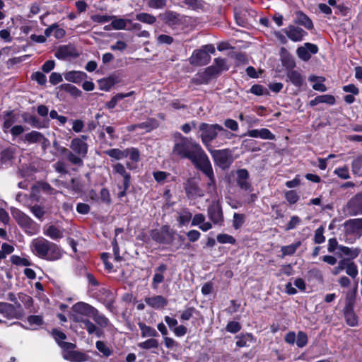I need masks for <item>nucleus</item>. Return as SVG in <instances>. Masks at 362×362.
<instances>
[{
    "mask_svg": "<svg viewBox=\"0 0 362 362\" xmlns=\"http://www.w3.org/2000/svg\"><path fill=\"white\" fill-rule=\"evenodd\" d=\"M172 153L177 158L189 159L197 168L209 160L198 143L179 132L175 134Z\"/></svg>",
    "mask_w": 362,
    "mask_h": 362,
    "instance_id": "obj_1",
    "label": "nucleus"
},
{
    "mask_svg": "<svg viewBox=\"0 0 362 362\" xmlns=\"http://www.w3.org/2000/svg\"><path fill=\"white\" fill-rule=\"evenodd\" d=\"M11 214L18 226L29 235L37 234L40 226L29 216L17 208L11 207Z\"/></svg>",
    "mask_w": 362,
    "mask_h": 362,
    "instance_id": "obj_2",
    "label": "nucleus"
},
{
    "mask_svg": "<svg viewBox=\"0 0 362 362\" xmlns=\"http://www.w3.org/2000/svg\"><path fill=\"white\" fill-rule=\"evenodd\" d=\"M71 319L81 325L85 326L86 322H90L88 319L95 313V308L88 303L78 302L75 303L72 308Z\"/></svg>",
    "mask_w": 362,
    "mask_h": 362,
    "instance_id": "obj_3",
    "label": "nucleus"
},
{
    "mask_svg": "<svg viewBox=\"0 0 362 362\" xmlns=\"http://www.w3.org/2000/svg\"><path fill=\"white\" fill-rule=\"evenodd\" d=\"M199 130L201 131V138L204 144H209L221 132L225 137L230 138V133L224 129L222 126L215 124H209L206 123H202L199 125Z\"/></svg>",
    "mask_w": 362,
    "mask_h": 362,
    "instance_id": "obj_4",
    "label": "nucleus"
},
{
    "mask_svg": "<svg viewBox=\"0 0 362 362\" xmlns=\"http://www.w3.org/2000/svg\"><path fill=\"white\" fill-rule=\"evenodd\" d=\"M175 232L168 226H163L159 230L151 233L152 239L160 244H171L174 240Z\"/></svg>",
    "mask_w": 362,
    "mask_h": 362,
    "instance_id": "obj_5",
    "label": "nucleus"
},
{
    "mask_svg": "<svg viewBox=\"0 0 362 362\" xmlns=\"http://www.w3.org/2000/svg\"><path fill=\"white\" fill-rule=\"evenodd\" d=\"M215 163L222 169L228 168L233 162L231 152L228 149L211 151Z\"/></svg>",
    "mask_w": 362,
    "mask_h": 362,
    "instance_id": "obj_6",
    "label": "nucleus"
},
{
    "mask_svg": "<svg viewBox=\"0 0 362 362\" xmlns=\"http://www.w3.org/2000/svg\"><path fill=\"white\" fill-rule=\"evenodd\" d=\"M185 190L189 199H197L204 195V191L199 186V180L195 177L188 178L185 183Z\"/></svg>",
    "mask_w": 362,
    "mask_h": 362,
    "instance_id": "obj_7",
    "label": "nucleus"
},
{
    "mask_svg": "<svg viewBox=\"0 0 362 362\" xmlns=\"http://www.w3.org/2000/svg\"><path fill=\"white\" fill-rule=\"evenodd\" d=\"M197 169L202 170L209 177V181L206 184V191L211 198L214 197L216 195L217 190L214 175L210 160H209Z\"/></svg>",
    "mask_w": 362,
    "mask_h": 362,
    "instance_id": "obj_8",
    "label": "nucleus"
},
{
    "mask_svg": "<svg viewBox=\"0 0 362 362\" xmlns=\"http://www.w3.org/2000/svg\"><path fill=\"white\" fill-rule=\"evenodd\" d=\"M0 314L8 319H19L23 315L21 305L20 303L12 305L0 302Z\"/></svg>",
    "mask_w": 362,
    "mask_h": 362,
    "instance_id": "obj_9",
    "label": "nucleus"
},
{
    "mask_svg": "<svg viewBox=\"0 0 362 362\" xmlns=\"http://www.w3.org/2000/svg\"><path fill=\"white\" fill-rule=\"evenodd\" d=\"M51 242L42 237L34 238L30 243V250L37 257L44 259Z\"/></svg>",
    "mask_w": 362,
    "mask_h": 362,
    "instance_id": "obj_10",
    "label": "nucleus"
},
{
    "mask_svg": "<svg viewBox=\"0 0 362 362\" xmlns=\"http://www.w3.org/2000/svg\"><path fill=\"white\" fill-rule=\"evenodd\" d=\"M88 139L87 135H81L79 137L74 138L70 144V148L75 153L86 157L88 146L86 141Z\"/></svg>",
    "mask_w": 362,
    "mask_h": 362,
    "instance_id": "obj_11",
    "label": "nucleus"
},
{
    "mask_svg": "<svg viewBox=\"0 0 362 362\" xmlns=\"http://www.w3.org/2000/svg\"><path fill=\"white\" fill-rule=\"evenodd\" d=\"M318 52V47L316 45L310 42H306L303 46L299 47L296 49L298 57L303 61L307 62L310 57L311 54H315Z\"/></svg>",
    "mask_w": 362,
    "mask_h": 362,
    "instance_id": "obj_12",
    "label": "nucleus"
},
{
    "mask_svg": "<svg viewBox=\"0 0 362 362\" xmlns=\"http://www.w3.org/2000/svg\"><path fill=\"white\" fill-rule=\"evenodd\" d=\"M211 57L207 54V51H203L202 49L194 51L189 58V62L192 65L203 66L209 62Z\"/></svg>",
    "mask_w": 362,
    "mask_h": 362,
    "instance_id": "obj_13",
    "label": "nucleus"
},
{
    "mask_svg": "<svg viewBox=\"0 0 362 362\" xmlns=\"http://www.w3.org/2000/svg\"><path fill=\"white\" fill-rule=\"evenodd\" d=\"M55 57L59 59H66L69 57H76L78 56V52L72 45H62L58 47Z\"/></svg>",
    "mask_w": 362,
    "mask_h": 362,
    "instance_id": "obj_14",
    "label": "nucleus"
},
{
    "mask_svg": "<svg viewBox=\"0 0 362 362\" xmlns=\"http://www.w3.org/2000/svg\"><path fill=\"white\" fill-rule=\"evenodd\" d=\"M208 216L214 224L223 221V212L218 202H213L207 209Z\"/></svg>",
    "mask_w": 362,
    "mask_h": 362,
    "instance_id": "obj_15",
    "label": "nucleus"
},
{
    "mask_svg": "<svg viewBox=\"0 0 362 362\" xmlns=\"http://www.w3.org/2000/svg\"><path fill=\"white\" fill-rule=\"evenodd\" d=\"M236 182L238 186L243 190L247 191L251 188L249 182V173L246 169H239L235 171Z\"/></svg>",
    "mask_w": 362,
    "mask_h": 362,
    "instance_id": "obj_16",
    "label": "nucleus"
},
{
    "mask_svg": "<svg viewBox=\"0 0 362 362\" xmlns=\"http://www.w3.org/2000/svg\"><path fill=\"white\" fill-rule=\"evenodd\" d=\"M285 33L287 37L292 41H301L306 33L300 28L294 25H289L285 29Z\"/></svg>",
    "mask_w": 362,
    "mask_h": 362,
    "instance_id": "obj_17",
    "label": "nucleus"
},
{
    "mask_svg": "<svg viewBox=\"0 0 362 362\" xmlns=\"http://www.w3.org/2000/svg\"><path fill=\"white\" fill-rule=\"evenodd\" d=\"M144 300L148 306L156 310L162 309L168 304V300L160 295L146 297Z\"/></svg>",
    "mask_w": 362,
    "mask_h": 362,
    "instance_id": "obj_18",
    "label": "nucleus"
},
{
    "mask_svg": "<svg viewBox=\"0 0 362 362\" xmlns=\"http://www.w3.org/2000/svg\"><path fill=\"white\" fill-rule=\"evenodd\" d=\"M119 82L120 78L116 74H112L98 81L100 89L105 91H109L115 85Z\"/></svg>",
    "mask_w": 362,
    "mask_h": 362,
    "instance_id": "obj_19",
    "label": "nucleus"
},
{
    "mask_svg": "<svg viewBox=\"0 0 362 362\" xmlns=\"http://www.w3.org/2000/svg\"><path fill=\"white\" fill-rule=\"evenodd\" d=\"M246 135L250 137L260 138L262 139L273 140L275 139V136L271 132V131L266 128L249 130L246 133Z\"/></svg>",
    "mask_w": 362,
    "mask_h": 362,
    "instance_id": "obj_20",
    "label": "nucleus"
},
{
    "mask_svg": "<svg viewBox=\"0 0 362 362\" xmlns=\"http://www.w3.org/2000/svg\"><path fill=\"white\" fill-rule=\"evenodd\" d=\"M63 250L55 243L51 242L44 259L49 261H56L62 258Z\"/></svg>",
    "mask_w": 362,
    "mask_h": 362,
    "instance_id": "obj_21",
    "label": "nucleus"
},
{
    "mask_svg": "<svg viewBox=\"0 0 362 362\" xmlns=\"http://www.w3.org/2000/svg\"><path fill=\"white\" fill-rule=\"evenodd\" d=\"M360 252L361 250L358 247H349L341 245L339 247V251L336 252V255L339 258L346 256L353 259L357 257Z\"/></svg>",
    "mask_w": 362,
    "mask_h": 362,
    "instance_id": "obj_22",
    "label": "nucleus"
},
{
    "mask_svg": "<svg viewBox=\"0 0 362 362\" xmlns=\"http://www.w3.org/2000/svg\"><path fill=\"white\" fill-rule=\"evenodd\" d=\"M52 336L57 344L64 350H71L76 347L74 344L63 341V340L66 339V336L64 332L58 329H53Z\"/></svg>",
    "mask_w": 362,
    "mask_h": 362,
    "instance_id": "obj_23",
    "label": "nucleus"
},
{
    "mask_svg": "<svg viewBox=\"0 0 362 362\" xmlns=\"http://www.w3.org/2000/svg\"><path fill=\"white\" fill-rule=\"evenodd\" d=\"M43 233L51 239L57 240L63 238L64 230L54 225H49L44 228Z\"/></svg>",
    "mask_w": 362,
    "mask_h": 362,
    "instance_id": "obj_24",
    "label": "nucleus"
},
{
    "mask_svg": "<svg viewBox=\"0 0 362 362\" xmlns=\"http://www.w3.org/2000/svg\"><path fill=\"white\" fill-rule=\"evenodd\" d=\"M167 269V266L164 264H160L156 269L155 274L153 277L151 286L153 288L156 289L158 284L162 283L164 280V273Z\"/></svg>",
    "mask_w": 362,
    "mask_h": 362,
    "instance_id": "obj_25",
    "label": "nucleus"
},
{
    "mask_svg": "<svg viewBox=\"0 0 362 362\" xmlns=\"http://www.w3.org/2000/svg\"><path fill=\"white\" fill-rule=\"evenodd\" d=\"M66 351L63 354V358L67 361L71 362H83L88 360V356L81 352L69 351Z\"/></svg>",
    "mask_w": 362,
    "mask_h": 362,
    "instance_id": "obj_26",
    "label": "nucleus"
},
{
    "mask_svg": "<svg viewBox=\"0 0 362 362\" xmlns=\"http://www.w3.org/2000/svg\"><path fill=\"white\" fill-rule=\"evenodd\" d=\"M86 77L87 74L80 71H70L64 74L65 80L74 83H80Z\"/></svg>",
    "mask_w": 362,
    "mask_h": 362,
    "instance_id": "obj_27",
    "label": "nucleus"
},
{
    "mask_svg": "<svg viewBox=\"0 0 362 362\" xmlns=\"http://www.w3.org/2000/svg\"><path fill=\"white\" fill-rule=\"evenodd\" d=\"M115 173L119 174L124 178V187L127 189L130 183V174L125 170L124 166L121 163H116L112 166Z\"/></svg>",
    "mask_w": 362,
    "mask_h": 362,
    "instance_id": "obj_28",
    "label": "nucleus"
},
{
    "mask_svg": "<svg viewBox=\"0 0 362 362\" xmlns=\"http://www.w3.org/2000/svg\"><path fill=\"white\" fill-rule=\"evenodd\" d=\"M296 18L295 23L303 25L308 30L313 28V24L310 18L302 11H296L295 13Z\"/></svg>",
    "mask_w": 362,
    "mask_h": 362,
    "instance_id": "obj_29",
    "label": "nucleus"
},
{
    "mask_svg": "<svg viewBox=\"0 0 362 362\" xmlns=\"http://www.w3.org/2000/svg\"><path fill=\"white\" fill-rule=\"evenodd\" d=\"M160 18L168 25H174L178 23L179 18L176 13L173 11H167L160 14Z\"/></svg>",
    "mask_w": 362,
    "mask_h": 362,
    "instance_id": "obj_30",
    "label": "nucleus"
},
{
    "mask_svg": "<svg viewBox=\"0 0 362 362\" xmlns=\"http://www.w3.org/2000/svg\"><path fill=\"white\" fill-rule=\"evenodd\" d=\"M138 326L141 329V335L143 338L145 337H156L158 336V332L150 326L145 325L143 322H139Z\"/></svg>",
    "mask_w": 362,
    "mask_h": 362,
    "instance_id": "obj_31",
    "label": "nucleus"
},
{
    "mask_svg": "<svg viewBox=\"0 0 362 362\" xmlns=\"http://www.w3.org/2000/svg\"><path fill=\"white\" fill-rule=\"evenodd\" d=\"M134 94V91H130L127 93H117L114 97H112L109 102H107L105 104V107H107V109H113L115 107L119 101L125 98L131 97Z\"/></svg>",
    "mask_w": 362,
    "mask_h": 362,
    "instance_id": "obj_32",
    "label": "nucleus"
},
{
    "mask_svg": "<svg viewBox=\"0 0 362 362\" xmlns=\"http://www.w3.org/2000/svg\"><path fill=\"white\" fill-rule=\"evenodd\" d=\"M287 78L294 86L298 87L301 86L304 81L303 77L301 76V74L295 70L289 71L288 72Z\"/></svg>",
    "mask_w": 362,
    "mask_h": 362,
    "instance_id": "obj_33",
    "label": "nucleus"
},
{
    "mask_svg": "<svg viewBox=\"0 0 362 362\" xmlns=\"http://www.w3.org/2000/svg\"><path fill=\"white\" fill-rule=\"evenodd\" d=\"M81 327L87 330L89 334H95L98 337H102L104 335V332L101 327H97L94 323L90 322H86V325H81Z\"/></svg>",
    "mask_w": 362,
    "mask_h": 362,
    "instance_id": "obj_34",
    "label": "nucleus"
},
{
    "mask_svg": "<svg viewBox=\"0 0 362 362\" xmlns=\"http://www.w3.org/2000/svg\"><path fill=\"white\" fill-rule=\"evenodd\" d=\"M43 139V134L37 131H32L24 136V141L28 144L41 142Z\"/></svg>",
    "mask_w": 362,
    "mask_h": 362,
    "instance_id": "obj_35",
    "label": "nucleus"
},
{
    "mask_svg": "<svg viewBox=\"0 0 362 362\" xmlns=\"http://www.w3.org/2000/svg\"><path fill=\"white\" fill-rule=\"evenodd\" d=\"M91 317L101 328L107 327L110 324L109 320L104 315L99 313L97 309Z\"/></svg>",
    "mask_w": 362,
    "mask_h": 362,
    "instance_id": "obj_36",
    "label": "nucleus"
},
{
    "mask_svg": "<svg viewBox=\"0 0 362 362\" xmlns=\"http://www.w3.org/2000/svg\"><path fill=\"white\" fill-rule=\"evenodd\" d=\"M111 25L114 30H124L127 23H130V20H127L121 18H117L115 16H112Z\"/></svg>",
    "mask_w": 362,
    "mask_h": 362,
    "instance_id": "obj_37",
    "label": "nucleus"
},
{
    "mask_svg": "<svg viewBox=\"0 0 362 362\" xmlns=\"http://www.w3.org/2000/svg\"><path fill=\"white\" fill-rule=\"evenodd\" d=\"M192 218V214L188 209H183L178 214L177 221L180 226L188 224Z\"/></svg>",
    "mask_w": 362,
    "mask_h": 362,
    "instance_id": "obj_38",
    "label": "nucleus"
},
{
    "mask_svg": "<svg viewBox=\"0 0 362 362\" xmlns=\"http://www.w3.org/2000/svg\"><path fill=\"white\" fill-rule=\"evenodd\" d=\"M344 317L346 323L351 327L357 325V317L350 307H346L344 309Z\"/></svg>",
    "mask_w": 362,
    "mask_h": 362,
    "instance_id": "obj_39",
    "label": "nucleus"
},
{
    "mask_svg": "<svg viewBox=\"0 0 362 362\" xmlns=\"http://www.w3.org/2000/svg\"><path fill=\"white\" fill-rule=\"evenodd\" d=\"M178 4L182 6H187V7L197 10L202 8L204 3L201 0H177Z\"/></svg>",
    "mask_w": 362,
    "mask_h": 362,
    "instance_id": "obj_40",
    "label": "nucleus"
},
{
    "mask_svg": "<svg viewBox=\"0 0 362 362\" xmlns=\"http://www.w3.org/2000/svg\"><path fill=\"white\" fill-rule=\"evenodd\" d=\"M30 329H36L39 326L43 324V318L41 315H30L27 317Z\"/></svg>",
    "mask_w": 362,
    "mask_h": 362,
    "instance_id": "obj_41",
    "label": "nucleus"
},
{
    "mask_svg": "<svg viewBox=\"0 0 362 362\" xmlns=\"http://www.w3.org/2000/svg\"><path fill=\"white\" fill-rule=\"evenodd\" d=\"M138 346L143 349H158L159 346V342L157 339H154V337L150 338L144 341L140 342L138 344Z\"/></svg>",
    "mask_w": 362,
    "mask_h": 362,
    "instance_id": "obj_42",
    "label": "nucleus"
},
{
    "mask_svg": "<svg viewBox=\"0 0 362 362\" xmlns=\"http://www.w3.org/2000/svg\"><path fill=\"white\" fill-rule=\"evenodd\" d=\"M136 19L141 23L152 25L156 21V16L147 13H139L136 15Z\"/></svg>",
    "mask_w": 362,
    "mask_h": 362,
    "instance_id": "obj_43",
    "label": "nucleus"
},
{
    "mask_svg": "<svg viewBox=\"0 0 362 362\" xmlns=\"http://www.w3.org/2000/svg\"><path fill=\"white\" fill-rule=\"evenodd\" d=\"M301 243L300 241H298L296 243H294L291 245L283 246L281 248V250L282 252L281 257H284L286 255H293L296 250L300 246Z\"/></svg>",
    "mask_w": 362,
    "mask_h": 362,
    "instance_id": "obj_44",
    "label": "nucleus"
},
{
    "mask_svg": "<svg viewBox=\"0 0 362 362\" xmlns=\"http://www.w3.org/2000/svg\"><path fill=\"white\" fill-rule=\"evenodd\" d=\"M105 153L110 157L116 160H122L127 158V151L125 150H120L118 148H112L105 151Z\"/></svg>",
    "mask_w": 362,
    "mask_h": 362,
    "instance_id": "obj_45",
    "label": "nucleus"
},
{
    "mask_svg": "<svg viewBox=\"0 0 362 362\" xmlns=\"http://www.w3.org/2000/svg\"><path fill=\"white\" fill-rule=\"evenodd\" d=\"M345 271L347 275L351 278H356L358 274V267L355 262L349 261L346 259V264L345 267Z\"/></svg>",
    "mask_w": 362,
    "mask_h": 362,
    "instance_id": "obj_46",
    "label": "nucleus"
},
{
    "mask_svg": "<svg viewBox=\"0 0 362 362\" xmlns=\"http://www.w3.org/2000/svg\"><path fill=\"white\" fill-rule=\"evenodd\" d=\"M60 88L76 98L81 96L82 93L81 90H80L77 87L69 83L62 84L60 86Z\"/></svg>",
    "mask_w": 362,
    "mask_h": 362,
    "instance_id": "obj_47",
    "label": "nucleus"
},
{
    "mask_svg": "<svg viewBox=\"0 0 362 362\" xmlns=\"http://www.w3.org/2000/svg\"><path fill=\"white\" fill-rule=\"evenodd\" d=\"M309 81L312 82H315L313 85V88L315 90H318L320 92H325L327 90V88L325 85L322 83L324 79H321L319 81V78L315 76H311L309 77Z\"/></svg>",
    "mask_w": 362,
    "mask_h": 362,
    "instance_id": "obj_48",
    "label": "nucleus"
},
{
    "mask_svg": "<svg viewBox=\"0 0 362 362\" xmlns=\"http://www.w3.org/2000/svg\"><path fill=\"white\" fill-rule=\"evenodd\" d=\"M66 157H67L68 160L71 163H72L74 165H79V166L83 165V158H85V157H83L82 156L75 153L73 151L69 152Z\"/></svg>",
    "mask_w": 362,
    "mask_h": 362,
    "instance_id": "obj_49",
    "label": "nucleus"
},
{
    "mask_svg": "<svg viewBox=\"0 0 362 362\" xmlns=\"http://www.w3.org/2000/svg\"><path fill=\"white\" fill-rule=\"evenodd\" d=\"M170 174L163 171H156L153 173V177L159 184H164L168 181Z\"/></svg>",
    "mask_w": 362,
    "mask_h": 362,
    "instance_id": "obj_50",
    "label": "nucleus"
},
{
    "mask_svg": "<svg viewBox=\"0 0 362 362\" xmlns=\"http://www.w3.org/2000/svg\"><path fill=\"white\" fill-rule=\"evenodd\" d=\"M31 213L39 220H42L45 211L44 208L40 205L35 204L30 207Z\"/></svg>",
    "mask_w": 362,
    "mask_h": 362,
    "instance_id": "obj_51",
    "label": "nucleus"
},
{
    "mask_svg": "<svg viewBox=\"0 0 362 362\" xmlns=\"http://www.w3.org/2000/svg\"><path fill=\"white\" fill-rule=\"evenodd\" d=\"M97 349L101 352L105 356L108 357L112 355V350L103 341H98L95 344Z\"/></svg>",
    "mask_w": 362,
    "mask_h": 362,
    "instance_id": "obj_52",
    "label": "nucleus"
},
{
    "mask_svg": "<svg viewBox=\"0 0 362 362\" xmlns=\"http://www.w3.org/2000/svg\"><path fill=\"white\" fill-rule=\"evenodd\" d=\"M308 339L307 334L302 331H299L296 336V345L299 348L305 346L308 344Z\"/></svg>",
    "mask_w": 362,
    "mask_h": 362,
    "instance_id": "obj_53",
    "label": "nucleus"
},
{
    "mask_svg": "<svg viewBox=\"0 0 362 362\" xmlns=\"http://www.w3.org/2000/svg\"><path fill=\"white\" fill-rule=\"evenodd\" d=\"M217 241L221 244L230 243L235 244V239L228 234L223 233L218 234L216 237Z\"/></svg>",
    "mask_w": 362,
    "mask_h": 362,
    "instance_id": "obj_54",
    "label": "nucleus"
},
{
    "mask_svg": "<svg viewBox=\"0 0 362 362\" xmlns=\"http://www.w3.org/2000/svg\"><path fill=\"white\" fill-rule=\"evenodd\" d=\"M236 346L238 347H245L247 346V342L250 340L252 339V337L251 334L241 335L238 336L236 337Z\"/></svg>",
    "mask_w": 362,
    "mask_h": 362,
    "instance_id": "obj_55",
    "label": "nucleus"
},
{
    "mask_svg": "<svg viewBox=\"0 0 362 362\" xmlns=\"http://www.w3.org/2000/svg\"><path fill=\"white\" fill-rule=\"evenodd\" d=\"M325 228L323 226H320L316 229L314 235V242L316 244H321L325 242V238L323 235Z\"/></svg>",
    "mask_w": 362,
    "mask_h": 362,
    "instance_id": "obj_56",
    "label": "nucleus"
},
{
    "mask_svg": "<svg viewBox=\"0 0 362 362\" xmlns=\"http://www.w3.org/2000/svg\"><path fill=\"white\" fill-rule=\"evenodd\" d=\"M334 173L343 180H347L350 178L349 169L346 166L336 168L334 171Z\"/></svg>",
    "mask_w": 362,
    "mask_h": 362,
    "instance_id": "obj_57",
    "label": "nucleus"
},
{
    "mask_svg": "<svg viewBox=\"0 0 362 362\" xmlns=\"http://www.w3.org/2000/svg\"><path fill=\"white\" fill-rule=\"evenodd\" d=\"M14 250L13 246L8 244L3 243L1 249L0 250V259L6 258V255L11 254Z\"/></svg>",
    "mask_w": 362,
    "mask_h": 362,
    "instance_id": "obj_58",
    "label": "nucleus"
},
{
    "mask_svg": "<svg viewBox=\"0 0 362 362\" xmlns=\"http://www.w3.org/2000/svg\"><path fill=\"white\" fill-rule=\"evenodd\" d=\"M11 262L16 265L21 266H30L31 264L30 261L25 258L21 257L17 255H12L11 257Z\"/></svg>",
    "mask_w": 362,
    "mask_h": 362,
    "instance_id": "obj_59",
    "label": "nucleus"
},
{
    "mask_svg": "<svg viewBox=\"0 0 362 362\" xmlns=\"http://www.w3.org/2000/svg\"><path fill=\"white\" fill-rule=\"evenodd\" d=\"M245 222V216L243 214L235 213L233 215V226L235 229L240 228Z\"/></svg>",
    "mask_w": 362,
    "mask_h": 362,
    "instance_id": "obj_60",
    "label": "nucleus"
},
{
    "mask_svg": "<svg viewBox=\"0 0 362 362\" xmlns=\"http://www.w3.org/2000/svg\"><path fill=\"white\" fill-rule=\"evenodd\" d=\"M152 8H163L166 6V0H145Z\"/></svg>",
    "mask_w": 362,
    "mask_h": 362,
    "instance_id": "obj_61",
    "label": "nucleus"
},
{
    "mask_svg": "<svg viewBox=\"0 0 362 362\" xmlns=\"http://www.w3.org/2000/svg\"><path fill=\"white\" fill-rule=\"evenodd\" d=\"M112 18V16H107V15H99L95 14L91 16V20L93 22L98 23H105L107 22H109Z\"/></svg>",
    "mask_w": 362,
    "mask_h": 362,
    "instance_id": "obj_62",
    "label": "nucleus"
},
{
    "mask_svg": "<svg viewBox=\"0 0 362 362\" xmlns=\"http://www.w3.org/2000/svg\"><path fill=\"white\" fill-rule=\"evenodd\" d=\"M362 168V156H359L356 158L352 163L351 168L354 174H358Z\"/></svg>",
    "mask_w": 362,
    "mask_h": 362,
    "instance_id": "obj_63",
    "label": "nucleus"
},
{
    "mask_svg": "<svg viewBox=\"0 0 362 362\" xmlns=\"http://www.w3.org/2000/svg\"><path fill=\"white\" fill-rule=\"evenodd\" d=\"M285 197L287 202L291 204L296 203L299 199V196L294 190L286 192L285 194Z\"/></svg>",
    "mask_w": 362,
    "mask_h": 362,
    "instance_id": "obj_64",
    "label": "nucleus"
}]
</instances>
